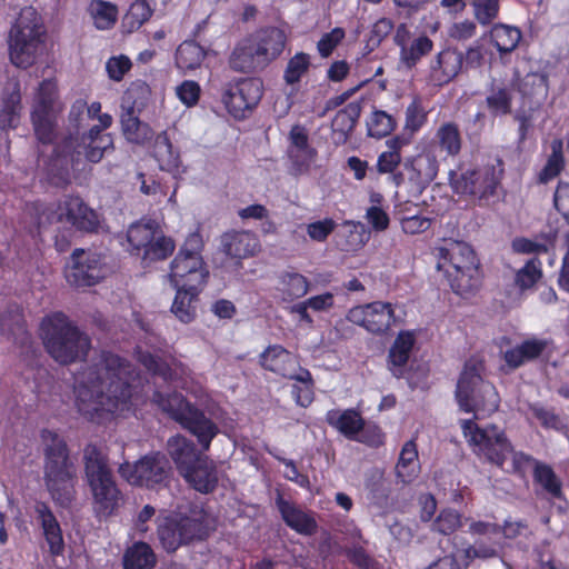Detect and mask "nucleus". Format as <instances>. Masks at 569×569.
Masks as SVG:
<instances>
[{"label": "nucleus", "mask_w": 569, "mask_h": 569, "mask_svg": "<svg viewBox=\"0 0 569 569\" xmlns=\"http://www.w3.org/2000/svg\"><path fill=\"white\" fill-rule=\"evenodd\" d=\"M131 366L112 353L100 358L79 372L74 382L78 411L90 420L111 413L131 397Z\"/></svg>", "instance_id": "obj_1"}, {"label": "nucleus", "mask_w": 569, "mask_h": 569, "mask_svg": "<svg viewBox=\"0 0 569 569\" xmlns=\"http://www.w3.org/2000/svg\"><path fill=\"white\" fill-rule=\"evenodd\" d=\"M462 435L472 452L483 462L505 470L508 458H511L510 469L506 471L526 479L530 470L533 471L537 462L533 456L515 450L506 431L495 423L480 427L475 419L461 420Z\"/></svg>", "instance_id": "obj_2"}, {"label": "nucleus", "mask_w": 569, "mask_h": 569, "mask_svg": "<svg viewBox=\"0 0 569 569\" xmlns=\"http://www.w3.org/2000/svg\"><path fill=\"white\" fill-rule=\"evenodd\" d=\"M437 268L443 270L451 290L462 298L473 296L482 284L479 259L466 242L453 241L439 248Z\"/></svg>", "instance_id": "obj_3"}, {"label": "nucleus", "mask_w": 569, "mask_h": 569, "mask_svg": "<svg viewBox=\"0 0 569 569\" xmlns=\"http://www.w3.org/2000/svg\"><path fill=\"white\" fill-rule=\"evenodd\" d=\"M44 447V481L52 499L68 506L73 499L76 469L69 458L64 440L51 430L41 431Z\"/></svg>", "instance_id": "obj_4"}, {"label": "nucleus", "mask_w": 569, "mask_h": 569, "mask_svg": "<svg viewBox=\"0 0 569 569\" xmlns=\"http://www.w3.org/2000/svg\"><path fill=\"white\" fill-rule=\"evenodd\" d=\"M46 30L36 9L24 7L11 22L7 34L10 62L27 69L42 54Z\"/></svg>", "instance_id": "obj_5"}, {"label": "nucleus", "mask_w": 569, "mask_h": 569, "mask_svg": "<svg viewBox=\"0 0 569 569\" xmlns=\"http://www.w3.org/2000/svg\"><path fill=\"white\" fill-rule=\"evenodd\" d=\"M41 329L47 351L61 365L82 360L90 350L89 336L61 312L44 318Z\"/></svg>", "instance_id": "obj_6"}, {"label": "nucleus", "mask_w": 569, "mask_h": 569, "mask_svg": "<svg viewBox=\"0 0 569 569\" xmlns=\"http://www.w3.org/2000/svg\"><path fill=\"white\" fill-rule=\"evenodd\" d=\"M213 528L210 516L201 508L158 519L157 536L167 552L204 540Z\"/></svg>", "instance_id": "obj_7"}, {"label": "nucleus", "mask_w": 569, "mask_h": 569, "mask_svg": "<svg viewBox=\"0 0 569 569\" xmlns=\"http://www.w3.org/2000/svg\"><path fill=\"white\" fill-rule=\"evenodd\" d=\"M456 398L465 412H473L475 419H483L496 412L500 397L496 387L485 381L479 365L467 361L457 382Z\"/></svg>", "instance_id": "obj_8"}, {"label": "nucleus", "mask_w": 569, "mask_h": 569, "mask_svg": "<svg viewBox=\"0 0 569 569\" xmlns=\"http://www.w3.org/2000/svg\"><path fill=\"white\" fill-rule=\"evenodd\" d=\"M83 461L86 478L92 493L93 509L100 516H109L118 508L121 500L112 473L103 456L93 445L84 448Z\"/></svg>", "instance_id": "obj_9"}, {"label": "nucleus", "mask_w": 569, "mask_h": 569, "mask_svg": "<svg viewBox=\"0 0 569 569\" xmlns=\"http://www.w3.org/2000/svg\"><path fill=\"white\" fill-rule=\"evenodd\" d=\"M152 401L194 435L204 451L209 449L211 440L219 429L202 411L187 402L182 395L176 392L163 393L157 390L153 392Z\"/></svg>", "instance_id": "obj_10"}, {"label": "nucleus", "mask_w": 569, "mask_h": 569, "mask_svg": "<svg viewBox=\"0 0 569 569\" xmlns=\"http://www.w3.org/2000/svg\"><path fill=\"white\" fill-rule=\"evenodd\" d=\"M31 209L40 229L61 223L80 231L93 232L99 227L98 214L78 197L67 198L56 206L33 204Z\"/></svg>", "instance_id": "obj_11"}, {"label": "nucleus", "mask_w": 569, "mask_h": 569, "mask_svg": "<svg viewBox=\"0 0 569 569\" xmlns=\"http://www.w3.org/2000/svg\"><path fill=\"white\" fill-rule=\"evenodd\" d=\"M202 240L191 233L171 262L170 282L174 288L201 289L209 274L200 254Z\"/></svg>", "instance_id": "obj_12"}, {"label": "nucleus", "mask_w": 569, "mask_h": 569, "mask_svg": "<svg viewBox=\"0 0 569 569\" xmlns=\"http://www.w3.org/2000/svg\"><path fill=\"white\" fill-rule=\"evenodd\" d=\"M502 177V168L487 164L461 172L451 170L449 172V182L457 194L469 196L481 201L496 196Z\"/></svg>", "instance_id": "obj_13"}, {"label": "nucleus", "mask_w": 569, "mask_h": 569, "mask_svg": "<svg viewBox=\"0 0 569 569\" xmlns=\"http://www.w3.org/2000/svg\"><path fill=\"white\" fill-rule=\"evenodd\" d=\"M127 240L132 251L146 263L163 260L174 250L173 241L163 236L158 223L152 220L132 223L128 228Z\"/></svg>", "instance_id": "obj_14"}, {"label": "nucleus", "mask_w": 569, "mask_h": 569, "mask_svg": "<svg viewBox=\"0 0 569 569\" xmlns=\"http://www.w3.org/2000/svg\"><path fill=\"white\" fill-rule=\"evenodd\" d=\"M170 470L167 457L163 453L156 452L142 457L134 465H121L119 473L131 485L157 489L167 485Z\"/></svg>", "instance_id": "obj_15"}, {"label": "nucleus", "mask_w": 569, "mask_h": 569, "mask_svg": "<svg viewBox=\"0 0 569 569\" xmlns=\"http://www.w3.org/2000/svg\"><path fill=\"white\" fill-rule=\"evenodd\" d=\"M113 149V139L109 133H100V127L93 126L81 137H69L59 147V157L70 158L72 164L78 163L83 156L92 163L99 162L106 151Z\"/></svg>", "instance_id": "obj_16"}, {"label": "nucleus", "mask_w": 569, "mask_h": 569, "mask_svg": "<svg viewBox=\"0 0 569 569\" xmlns=\"http://www.w3.org/2000/svg\"><path fill=\"white\" fill-rule=\"evenodd\" d=\"M61 106L57 101V87L52 80H44L40 83L34 100L31 119L37 138L49 143L54 137L57 113Z\"/></svg>", "instance_id": "obj_17"}, {"label": "nucleus", "mask_w": 569, "mask_h": 569, "mask_svg": "<svg viewBox=\"0 0 569 569\" xmlns=\"http://www.w3.org/2000/svg\"><path fill=\"white\" fill-rule=\"evenodd\" d=\"M107 271L99 253L77 249L66 269V279L76 287H90L104 278Z\"/></svg>", "instance_id": "obj_18"}, {"label": "nucleus", "mask_w": 569, "mask_h": 569, "mask_svg": "<svg viewBox=\"0 0 569 569\" xmlns=\"http://www.w3.org/2000/svg\"><path fill=\"white\" fill-rule=\"evenodd\" d=\"M463 70V52L455 47H445L428 61L426 82L442 88L452 82Z\"/></svg>", "instance_id": "obj_19"}, {"label": "nucleus", "mask_w": 569, "mask_h": 569, "mask_svg": "<svg viewBox=\"0 0 569 569\" xmlns=\"http://www.w3.org/2000/svg\"><path fill=\"white\" fill-rule=\"evenodd\" d=\"M347 318L371 333L381 335L387 332L395 321V310L390 302L373 301L351 308Z\"/></svg>", "instance_id": "obj_20"}, {"label": "nucleus", "mask_w": 569, "mask_h": 569, "mask_svg": "<svg viewBox=\"0 0 569 569\" xmlns=\"http://www.w3.org/2000/svg\"><path fill=\"white\" fill-rule=\"evenodd\" d=\"M262 97V84L258 79H243L230 84L222 101L234 118H243L246 111L254 108Z\"/></svg>", "instance_id": "obj_21"}, {"label": "nucleus", "mask_w": 569, "mask_h": 569, "mask_svg": "<svg viewBox=\"0 0 569 569\" xmlns=\"http://www.w3.org/2000/svg\"><path fill=\"white\" fill-rule=\"evenodd\" d=\"M393 40L400 49V61L408 69L415 68L435 47L433 41L426 33L411 39L410 31L405 23L397 27Z\"/></svg>", "instance_id": "obj_22"}, {"label": "nucleus", "mask_w": 569, "mask_h": 569, "mask_svg": "<svg viewBox=\"0 0 569 569\" xmlns=\"http://www.w3.org/2000/svg\"><path fill=\"white\" fill-rule=\"evenodd\" d=\"M263 368L273 371L284 378L296 379L298 381H307L310 373L298 367L295 356L281 346L269 347L260 357Z\"/></svg>", "instance_id": "obj_23"}, {"label": "nucleus", "mask_w": 569, "mask_h": 569, "mask_svg": "<svg viewBox=\"0 0 569 569\" xmlns=\"http://www.w3.org/2000/svg\"><path fill=\"white\" fill-rule=\"evenodd\" d=\"M220 250L240 268L242 259L253 257L260 251V242L249 231H229L220 238Z\"/></svg>", "instance_id": "obj_24"}, {"label": "nucleus", "mask_w": 569, "mask_h": 569, "mask_svg": "<svg viewBox=\"0 0 569 569\" xmlns=\"http://www.w3.org/2000/svg\"><path fill=\"white\" fill-rule=\"evenodd\" d=\"M362 106L360 101H351L338 110L331 120L330 138L336 146H343L350 139L360 118Z\"/></svg>", "instance_id": "obj_25"}, {"label": "nucleus", "mask_w": 569, "mask_h": 569, "mask_svg": "<svg viewBox=\"0 0 569 569\" xmlns=\"http://www.w3.org/2000/svg\"><path fill=\"white\" fill-rule=\"evenodd\" d=\"M256 48L250 36L241 40L230 56L229 64L231 69L240 72H252L267 67L266 59Z\"/></svg>", "instance_id": "obj_26"}, {"label": "nucleus", "mask_w": 569, "mask_h": 569, "mask_svg": "<svg viewBox=\"0 0 569 569\" xmlns=\"http://www.w3.org/2000/svg\"><path fill=\"white\" fill-rule=\"evenodd\" d=\"M167 451L181 476L203 457L191 440L180 435L168 439Z\"/></svg>", "instance_id": "obj_27"}, {"label": "nucleus", "mask_w": 569, "mask_h": 569, "mask_svg": "<svg viewBox=\"0 0 569 569\" xmlns=\"http://www.w3.org/2000/svg\"><path fill=\"white\" fill-rule=\"evenodd\" d=\"M532 480L537 496L551 500H560L565 497L562 481L550 465L543 461L537 462Z\"/></svg>", "instance_id": "obj_28"}, {"label": "nucleus", "mask_w": 569, "mask_h": 569, "mask_svg": "<svg viewBox=\"0 0 569 569\" xmlns=\"http://www.w3.org/2000/svg\"><path fill=\"white\" fill-rule=\"evenodd\" d=\"M333 239L340 251L356 252L369 240V232L361 222L345 221L337 227Z\"/></svg>", "instance_id": "obj_29"}, {"label": "nucleus", "mask_w": 569, "mask_h": 569, "mask_svg": "<svg viewBox=\"0 0 569 569\" xmlns=\"http://www.w3.org/2000/svg\"><path fill=\"white\" fill-rule=\"evenodd\" d=\"M436 150L446 158L457 157L462 149V137L459 126L453 121L441 123L435 132V137L429 141Z\"/></svg>", "instance_id": "obj_30"}, {"label": "nucleus", "mask_w": 569, "mask_h": 569, "mask_svg": "<svg viewBox=\"0 0 569 569\" xmlns=\"http://www.w3.org/2000/svg\"><path fill=\"white\" fill-rule=\"evenodd\" d=\"M34 511L40 522L43 536L49 545L52 555H60L63 551L64 542L59 522L50 508L44 502H37Z\"/></svg>", "instance_id": "obj_31"}, {"label": "nucleus", "mask_w": 569, "mask_h": 569, "mask_svg": "<svg viewBox=\"0 0 569 569\" xmlns=\"http://www.w3.org/2000/svg\"><path fill=\"white\" fill-rule=\"evenodd\" d=\"M546 339H527L503 352V360L510 369H517L528 361L538 359L547 349Z\"/></svg>", "instance_id": "obj_32"}, {"label": "nucleus", "mask_w": 569, "mask_h": 569, "mask_svg": "<svg viewBox=\"0 0 569 569\" xmlns=\"http://www.w3.org/2000/svg\"><path fill=\"white\" fill-rule=\"evenodd\" d=\"M250 37L268 64L280 56L286 44V34L278 28L261 29Z\"/></svg>", "instance_id": "obj_33"}, {"label": "nucleus", "mask_w": 569, "mask_h": 569, "mask_svg": "<svg viewBox=\"0 0 569 569\" xmlns=\"http://www.w3.org/2000/svg\"><path fill=\"white\" fill-rule=\"evenodd\" d=\"M182 477L197 491L203 493L212 491L218 483L216 466L207 457H202Z\"/></svg>", "instance_id": "obj_34"}, {"label": "nucleus", "mask_w": 569, "mask_h": 569, "mask_svg": "<svg viewBox=\"0 0 569 569\" xmlns=\"http://www.w3.org/2000/svg\"><path fill=\"white\" fill-rule=\"evenodd\" d=\"M396 476L402 483L412 482L419 471V453L415 439H410L402 446L396 463Z\"/></svg>", "instance_id": "obj_35"}, {"label": "nucleus", "mask_w": 569, "mask_h": 569, "mask_svg": "<svg viewBox=\"0 0 569 569\" xmlns=\"http://www.w3.org/2000/svg\"><path fill=\"white\" fill-rule=\"evenodd\" d=\"M439 157L436 147L427 142L417 156L408 159L406 167L411 168L419 178L433 180L439 171Z\"/></svg>", "instance_id": "obj_36"}, {"label": "nucleus", "mask_w": 569, "mask_h": 569, "mask_svg": "<svg viewBox=\"0 0 569 569\" xmlns=\"http://www.w3.org/2000/svg\"><path fill=\"white\" fill-rule=\"evenodd\" d=\"M0 331L14 343L23 346L29 341L24 319L18 306H10L0 316Z\"/></svg>", "instance_id": "obj_37"}, {"label": "nucleus", "mask_w": 569, "mask_h": 569, "mask_svg": "<svg viewBox=\"0 0 569 569\" xmlns=\"http://www.w3.org/2000/svg\"><path fill=\"white\" fill-rule=\"evenodd\" d=\"M327 421L351 441L357 438V433L365 423L360 412L355 409H347L342 412L330 410L327 412Z\"/></svg>", "instance_id": "obj_38"}, {"label": "nucleus", "mask_w": 569, "mask_h": 569, "mask_svg": "<svg viewBox=\"0 0 569 569\" xmlns=\"http://www.w3.org/2000/svg\"><path fill=\"white\" fill-rule=\"evenodd\" d=\"M415 345V336L409 331L400 332L395 339L388 355L389 368L393 376L400 377Z\"/></svg>", "instance_id": "obj_39"}, {"label": "nucleus", "mask_w": 569, "mask_h": 569, "mask_svg": "<svg viewBox=\"0 0 569 569\" xmlns=\"http://www.w3.org/2000/svg\"><path fill=\"white\" fill-rule=\"evenodd\" d=\"M550 154L542 169L537 176L539 184H547L549 181L557 178L566 167V159L563 154V141L556 138L550 142Z\"/></svg>", "instance_id": "obj_40"}, {"label": "nucleus", "mask_w": 569, "mask_h": 569, "mask_svg": "<svg viewBox=\"0 0 569 569\" xmlns=\"http://www.w3.org/2000/svg\"><path fill=\"white\" fill-rule=\"evenodd\" d=\"M157 557L152 548L146 542H136L128 548L123 556L124 569H152Z\"/></svg>", "instance_id": "obj_41"}, {"label": "nucleus", "mask_w": 569, "mask_h": 569, "mask_svg": "<svg viewBox=\"0 0 569 569\" xmlns=\"http://www.w3.org/2000/svg\"><path fill=\"white\" fill-rule=\"evenodd\" d=\"M493 46L500 54L511 53L518 47L522 33L517 27L505 23H496L490 31Z\"/></svg>", "instance_id": "obj_42"}, {"label": "nucleus", "mask_w": 569, "mask_h": 569, "mask_svg": "<svg viewBox=\"0 0 569 569\" xmlns=\"http://www.w3.org/2000/svg\"><path fill=\"white\" fill-rule=\"evenodd\" d=\"M199 290L200 289L177 288V295L171 311L181 322L189 323L196 318V303Z\"/></svg>", "instance_id": "obj_43"}, {"label": "nucleus", "mask_w": 569, "mask_h": 569, "mask_svg": "<svg viewBox=\"0 0 569 569\" xmlns=\"http://www.w3.org/2000/svg\"><path fill=\"white\" fill-rule=\"evenodd\" d=\"M138 111L122 109L120 122L123 136L133 143H143L151 138V130L147 123L139 120Z\"/></svg>", "instance_id": "obj_44"}, {"label": "nucleus", "mask_w": 569, "mask_h": 569, "mask_svg": "<svg viewBox=\"0 0 569 569\" xmlns=\"http://www.w3.org/2000/svg\"><path fill=\"white\" fill-rule=\"evenodd\" d=\"M278 507L286 523L298 532L309 535L316 530V520L297 509L293 505L280 498Z\"/></svg>", "instance_id": "obj_45"}, {"label": "nucleus", "mask_w": 569, "mask_h": 569, "mask_svg": "<svg viewBox=\"0 0 569 569\" xmlns=\"http://www.w3.org/2000/svg\"><path fill=\"white\" fill-rule=\"evenodd\" d=\"M366 127L368 137L379 140L393 132L397 120L385 110L373 109L366 119Z\"/></svg>", "instance_id": "obj_46"}, {"label": "nucleus", "mask_w": 569, "mask_h": 569, "mask_svg": "<svg viewBox=\"0 0 569 569\" xmlns=\"http://www.w3.org/2000/svg\"><path fill=\"white\" fill-rule=\"evenodd\" d=\"M206 50L194 41H183L176 51V63L179 69L194 70L206 58Z\"/></svg>", "instance_id": "obj_47"}, {"label": "nucleus", "mask_w": 569, "mask_h": 569, "mask_svg": "<svg viewBox=\"0 0 569 569\" xmlns=\"http://www.w3.org/2000/svg\"><path fill=\"white\" fill-rule=\"evenodd\" d=\"M153 154L161 170L173 171L179 167V154L172 150V144L164 132L156 138Z\"/></svg>", "instance_id": "obj_48"}, {"label": "nucleus", "mask_w": 569, "mask_h": 569, "mask_svg": "<svg viewBox=\"0 0 569 569\" xmlns=\"http://www.w3.org/2000/svg\"><path fill=\"white\" fill-rule=\"evenodd\" d=\"M463 515L452 508H442L431 523V531L451 536L462 527Z\"/></svg>", "instance_id": "obj_49"}, {"label": "nucleus", "mask_w": 569, "mask_h": 569, "mask_svg": "<svg viewBox=\"0 0 569 569\" xmlns=\"http://www.w3.org/2000/svg\"><path fill=\"white\" fill-rule=\"evenodd\" d=\"M428 122V111L419 96L413 97L405 111L403 128L409 133L416 136Z\"/></svg>", "instance_id": "obj_50"}, {"label": "nucleus", "mask_w": 569, "mask_h": 569, "mask_svg": "<svg viewBox=\"0 0 569 569\" xmlns=\"http://www.w3.org/2000/svg\"><path fill=\"white\" fill-rule=\"evenodd\" d=\"M486 106L492 117H502L511 113L512 92L507 87L492 89L486 97Z\"/></svg>", "instance_id": "obj_51"}, {"label": "nucleus", "mask_w": 569, "mask_h": 569, "mask_svg": "<svg viewBox=\"0 0 569 569\" xmlns=\"http://www.w3.org/2000/svg\"><path fill=\"white\" fill-rule=\"evenodd\" d=\"M89 11L94 21V26L100 30L111 28L117 21L118 9L111 2L93 0L90 3Z\"/></svg>", "instance_id": "obj_52"}, {"label": "nucleus", "mask_w": 569, "mask_h": 569, "mask_svg": "<svg viewBox=\"0 0 569 569\" xmlns=\"http://www.w3.org/2000/svg\"><path fill=\"white\" fill-rule=\"evenodd\" d=\"M149 87L143 82L132 83L122 98L121 109L140 111L149 98Z\"/></svg>", "instance_id": "obj_53"}, {"label": "nucleus", "mask_w": 569, "mask_h": 569, "mask_svg": "<svg viewBox=\"0 0 569 569\" xmlns=\"http://www.w3.org/2000/svg\"><path fill=\"white\" fill-rule=\"evenodd\" d=\"M541 263L538 258H532L516 273V284L521 290L532 288L542 277Z\"/></svg>", "instance_id": "obj_54"}, {"label": "nucleus", "mask_w": 569, "mask_h": 569, "mask_svg": "<svg viewBox=\"0 0 569 569\" xmlns=\"http://www.w3.org/2000/svg\"><path fill=\"white\" fill-rule=\"evenodd\" d=\"M529 411L545 429L560 431L565 428L562 419L558 413H556L553 408H547L539 402H535L529 405Z\"/></svg>", "instance_id": "obj_55"}, {"label": "nucleus", "mask_w": 569, "mask_h": 569, "mask_svg": "<svg viewBox=\"0 0 569 569\" xmlns=\"http://www.w3.org/2000/svg\"><path fill=\"white\" fill-rule=\"evenodd\" d=\"M20 100V94L18 92H13L3 101V107L0 112L1 129L17 127L21 111Z\"/></svg>", "instance_id": "obj_56"}, {"label": "nucleus", "mask_w": 569, "mask_h": 569, "mask_svg": "<svg viewBox=\"0 0 569 569\" xmlns=\"http://www.w3.org/2000/svg\"><path fill=\"white\" fill-rule=\"evenodd\" d=\"M473 16L479 24L486 27L496 20L500 11V0H472Z\"/></svg>", "instance_id": "obj_57"}, {"label": "nucleus", "mask_w": 569, "mask_h": 569, "mask_svg": "<svg viewBox=\"0 0 569 569\" xmlns=\"http://www.w3.org/2000/svg\"><path fill=\"white\" fill-rule=\"evenodd\" d=\"M152 9L147 0H136L124 16V24L130 30L138 29L150 19Z\"/></svg>", "instance_id": "obj_58"}, {"label": "nucleus", "mask_w": 569, "mask_h": 569, "mask_svg": "<svg viewBox=\"0 0 569 569\" xmlns=\"http://www.w3.org/2000/svg\"><path fill=\"white\" fill-rule=\"evenodd\" d=\"M310 64L309 56L300 52L292 57L284 70V80L288 84H295L308 71Z\"/></svg>", "instance_id": "obj_59"}, {"label": "nucleus", "mask_w": 569, "mask_h": 569, "mask_svg": "<svg viewBox=\"0 0 569 569\" xmlns=\"http://www.w3.org/2000/svg\"><path fill=\"white\" fill-rule=\"evenodd\" d=\"M386 435L381 428L376 423H367L365 421L363 427L357 433V438L353 441L363 443L370 448H379L385 443Z\"/></svg>", "instance_id": "obj_60"}, {"label": "nucleus", "mask_w": 569, "mask_h": 569, "mask_svg": "<svg viewBox=\"0 0 569 569\" xmlns=\"http://www.w3.org/2000/svg\"><path fill=\"white\" fill-rule=\"evenodd\" d=\"M367 489L371 492L372 497L377 499V505H382L389 497L390 488L383 477V472L377 470L366 482Z\"/></svg>", "instance_id": "obj_61"}, {"label": "nucleus", "mask_w": 569, "mask_h": 569, "mask_svg": "<svg viewBox=\"0 0 569 569\" xmlns=\"http://www.w3.org/2000/svg\"><path fill=\"white\" fill-rule=\"evenodd\" d=\"M283 292L289 299H296L305 296L308 291L307 280L298 273H289L283 277Z\"/></svg>", "instance_id": "obj_62"}, {"label": "nucleus", "mask_w": 569, "mask_h": 569, "mask_svg": "<svg viewBox=\"0 0 569 569\" xmlns=\"http://www.w3.org/2000/svg\"><path fill=\"white\" fill-rule=\"evenodd\" d=\"M139 361L148 371L162 378L164 381L171 379L172 372L169 366L153 355L140 353Z\"/></svg>", "instance_id": "obj_63"}, {"label": "nucleus", "mask_w": 569, "mask_h": 569, "mask_svg": "<svg viewBox=\"0 0 569 569\" xmlns=\"http://www.w3.org/2000/svg\"><path fill=\"white\" fill-rule=\"evenodd\" d=\"M486 48L479 40L470 44L463 53V68L479 69L485 63Z\"/></svg>", "instance_id": "obj_64"}]
</instances>
